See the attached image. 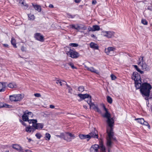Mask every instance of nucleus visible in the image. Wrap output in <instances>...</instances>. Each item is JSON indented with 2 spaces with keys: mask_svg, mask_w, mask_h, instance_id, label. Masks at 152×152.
Wrapping results in <instances>:
<instances>
[{
  "mask_svg": "<svg viewBox=\"0 0 152 152\" xmlns=\"http://www.w3.org/2000/svg\"><path fill=\"white\" fill-rule=\"evenodd\" d=\"M9 105L6 104H4L3 103H0V108H2L3 107L8 108L9 107Z\"/></svg>",
  "mask_w": 152,
  "mask_h": 152,
  "instance_id": "nucleus-33",
  "label": "nucleus"
},
{
  "mask_svg": "<svg viewBox=\"0 0 152 152\" xmlns=\"http://www.w3.org/2000/svg\"><path fill=\"white\" fill-rule=\"evenodd\" d=\"M88 134L89 136V139L91 137L94 138H98V136L97 134V131L95 128H94Z\"/></svg>",
  "mask_w": 152,
  "mask_h": 152,
  "instance_id": "nucleus-7",
  "label": "nucleus"
},
{
  "mask_svg": "<svg viewBox=\"0 0 152 152\" xmlns=\"http://www.w3.org/2000/svg\"><path fill=\"white\" fill-rule=\"evenodd\" d=\"M90 47L95 50H98L99 46L97 44L93 42H91L90 44Z\"/></svg>",
  "mask_w": 152,
  "mask_h": 152,
  "instance_id": "nucleus-21",
  "label": "nucleus"
},
{
  "mask_svg": "<svg viewBox=\"0 0 152 152\" xmlns=\"http://www.w3.org/2000/svg\"><path fill=\"white\" fill-rule=\"evenodd\" d=\"M141 23L144 25H147L148 24V22L145 19H142Z\"/></svg>",
  "mask_w": 152,
  "mask_h": 152,
  "instance_id": "nucleus-41",
  "label": "nucleus"
},
{
  "mask_svg": "<svg viewBox=\"0 0 152 152\" xmlns=\"http://www.w3.org/2000/svg\"><path fill=\"white\" fill-rule=\"evenodd\" d=\"M149 96H146V97L145 98V99L146 100H148V97Z\"/></svg>",
  "mask_w": 152,
  "mask_h": 152,
  "instance_id": "nucleus-62",
  "label": "nucleus"
},
{
  "mask_svg": "<svg viewBox=\"0 0 152 152\" xmlns=\"http://www.w3.org/2000/svg\"><path fill=\"white\" fill-rule=\"evenodd\" d=\"M102 35L108 38H110L114 36V32L111 31H104L102 32Z\"/></svg>",
  "mask_w": 152,
  "mask_h": 152,
  "instance_id": "nucleus-10",
  "label": "nucleus"
},
{
  "mask_svg": "<svg viewBox=\"0 0 152 152\" xmlns=\"http://www.w3.org/2000/svg\"><path fill=\"white\" fill-rule=\"evenodd\" d=\"M37 120L36 119H31L28 121L30 124H32L33 126L36 129H42L43 127V125L41 123H37Z\"/></svg>",
  "mask_w": 152,
  "mask_h": 152,
  "instance_id": "nucleus-4",
  "label": "nucleus"
},
{
  "mask_svg": "<svg viewBox=\"0 0 152 152\" xmlns=\"http://www.w3.org/2000/svg\"><path fill=\"white\" fill-rule=\"evenodd\" d=\"M135 120H137L138 122L141 124H142L144 122V120L143 118H135Z\"/></svg>",
  "mask_w": 152,
  "mask_h": 152,
  "instance_id": "nucleus-28",
  "label": "nucleus"
},
{
  "mask_svg": "<svg viewBox=\"0 0 152 152\" xmlns=\"http://www.w3.org/2000/svg\"><path fill=\"white\" fill-rule=\"evenodd\" d=\"M141 66L142 69L143 70L147 71L149 70V66L145 62L142 63Z\"/></svg>",
  "mask_w": 152,
  "mask_h": 152,
  "instance_id": "nucleus-22",
  "label": "nucleus"
},
{
  "mask_svg": "<svg viewBox=\"0 0 152 152\" xmlns=\"http://www.w3.org/2000/svg\"><path fill=\"white\" fill-rule=\"evenodd\" d=\"M26 131L28 132H33L34 129L31 126L26 127Z\"/></svg>",
  "mask_w": 152,
  "mask_h": 152,
  "instance_id": "nucleus-23",
  "label": "nucleus"
},
{
  "mask_svg": "<svg viewBox=\"0 0 152 152\" xmlns=\"http://www.w3.org/2000/svg\"><path fill=\"white\" fill-rule=\"evenodd\" d=\"M68 18H73L74 17V16H72L70 14L69 15H68Z\"/></svg>",
  "mask_w": 152,
  "mask_h": 152,
  "instance_id": "nucleus-52",
  "label": "nucleus"
},
{
  "mask_svg": "<svg viewBox=\"0 0 152 152\" xmlns=\"http://www.w3.org/2000/svg\"><path fill=\"white\" fill-rule=\"evenodd\" d=\"M19 3L21 4V6L25 9H27L28 7V5L24 2V0H20Z\"/></svg>",
  "mask_w": 152,
  "mask_h": 152,
  "instance_id": "nucleus-20",
  "label": "nucleus"
},
{
  "mask_svg": "<svg viewBox=\"0 0 152 152\" xmlns=\"http://www.w3.org/2000/svg\"><path fill=\"white\" fill-rule=\"evenodd\" d=\"M66 136H69L71 137L74 138L75 137L74 135L70 133H66Z\"/></svg>",
  "mask_w": 152,
  "mask_h": 152,
  "instance_id": "nucleus-42",
  "label": "nucleus"
},
{
  "mask_svg": "<svg viewBox=\"0 0 152 152\" xmlns=\"http://www.w3.org/2000/svg\"><path fill=\"white\" fill-rule=\"evenodd\" d=\"M56 83L57 84L59 83L61 86H62L63 84H66V82L62 80H56Z\"/></svg>",
  "mask_w": 152,
  "mask_h": 152,
  "instance_id": "nucleus-29",
  "label": "nucleus"
},
{
  "mask_svg": "<svg viewBox=\"0 0 152 152\" xmlns=\"http://www.w3.org/2000/svg\"><path fill=\"white\" fill-rule=\"evenodd\" d=\"M9 97L12 102H18L20 101L23 99V96L20 94H14L10 95Z\"/></svg>",
  "mask_w": 152,
  "mask_h": 152,
  "instance_id": "nucleus-5",
  "label": "nucleus"
},
{
  "mask_svg": "<svg viewBox=\"0 0 152 152\" xmlns=\"http://www.w3.org/2000/svg\"><path fill=\"white\" fill-rule=\"evenodd\" d=\"M28 141L29 142H30V141H31V139H28Z\"/></svg>",
  "mask_w": 152,
  "mask_h": 152,
  "instance_id": "nucleus-63",
  "label": "nucleus"
},
{
  "mask_svg": "<svg viewBox=\"0 0 152 152\" xmlns=\"http://www.w3.org/2000/svg\"><path fill=\"white\" fill-rule=\"evenodd\" d=\"M91 36L92 37H93V38H95V36L93 34H92L91 35Z\"/></svg>",
  "mask_w": 152,
  "mask_h": 152,
  "instance_id": "nucleus-61",
  "label": "nucleus"
},
{
  "mask_svg": "<svg viewBox=\"0 0 152 152\" xmlns=\"http://www.w3.org/2000/svg\"><path fill=\"white\" fill-rule=\"evenodd\" d=\"M111 80H115L116 78V76L112 74L110 75Z\"/></svg>",
  "mask_w": 152,
  "mask_h": 152,
  "instance_id": "nucleus-44",
  "label": "nucleus"
},
{
  "mask_svg": "<svg viewBox=\"0 0 152 152\" xmlns=\"http://www.w3.org/2000/svg\"><path fill=\"white\" fill-rule=\"evenodd\" d=\"M99 146L97 144H95L92 145L90 148L91 152H99L98 148Z\"/></svg>",
  "mask_w": 152,
  "mask_h": 152,
  "instance_id": "nucleus-14",
  "label": "nucleus"
},
{
  "mask_svg": "<svg viewBox=\"0 0 152 152\" xmlns=\"http://www.w3.org/2000/svg\"><path fill=\"white\" fill-rule=\"evenodd\" d=\"M34 95L35 97H40L41 95L39 93H36L34 94Z\"/></svg>",
  "mask_w": 152,
  "mask_h": 152,
  "instance_id": "nucleus-45",
  "label": "nucleus"
},
{
  "mask_svg": "<svg viewBox=\"0 0 152 152\" xmlns=\"http://www.w3.org/2000/svg\"><path fill=\"white\" fill-rule=\"evenodd\" d=\"M66 85L67 87V88L68 89V92L69 93H71L72 91V89L69 86L67 83L66 84Z\"/></svg>",
  "mask_w": 152,
  "mask_h": 152,
  "instance_id": "nucleus-39",
  "label": "nucleus"
},
{
  "mask_svg": "<svg viewBox=\"0 0 152 152\" xmlns=\"http://www.w3.org/2000/svg\"><path fill=\"white\" fill-rule=\"evenodd\" d=\"M91 99L90 98V99L88 100L87 101V102L88 104L89 105L90 107L92 108L95 111H96L99 113H101V111L100 110L99 108L97 105H96L93 103L91 102Z\"/></svg>",
  "mask_w": 152,
  "mask_h": 152,
  "instance_id": "nucleus-6",
  "label": "nucleus"
},
{
  "mask_svg": "<svg viewBox=\"0 0 152 152\" xmlns=\"http://www.w3.org/2000/svg\"><path fill=\"white\" fill-rule=\"evenodd\" d=\"M50 107L51 108L53 109L54 108L55 106L51 104L50 105Z\"/></svg>",
  "mask_w": 152,
  "mask_h": 152,
  "instance_id": "nucleus-55",
  "label": "nucleus"
},
{
  "mask_svg": "<svg viewBox=\"0 0 152 152\" xmlns=\"http://www.w3.org/2000/svg\"><path fill=\"white\" fill-rule=\"evenodd\" d=\"M66 52L67 56L73 58H77L80 56L79 53L75 50H72L69 47L66 48Z\"/></svg>",
  "mask_w": 152,
  "mask_h": 152,
  "instance_id": "nucleus-3",
  "label": "nucleus"
},
{
  "mask_svg": "<svg viewBox=\"0 0 152 152\" xmlns=\"http://www.w3.org/2000/svg\"><path fill=\"white\" fill-rule=\"evenodd\" d=\"M30 114L32 115L31 112H28V111H26L23 114L22 116V119L24 121H27L30 120H28V118L27 115V114Z\"/></svg>",
  "mask_w": 152,
  "mask_h": 152,
  "instance_id": "nucleus-12",
  "label": "nucleus"
},
{
  "mask_svg": "<svg viewBox=\"0 0 152 152\" xmlns=\"http://www.w3.org/2000/svg\"><path fill=\"white\" fill-rule=\"evenodd\" d=\"M35 136L37 137L39 139L41 137V134L39 133H37L35 134Z\"/></svg>",
  "mask_w": 152,
  "mask_h": 152,
  "instance_id": "nucleus-43",
  "label": "nucleus"
},
{
  "mask_svg": "<svg viewBox=\"0 0 152 152\" xmlns=\"http://www.w3.org/2000/svg\"><path fill=\"white\" fill-rule=\"evenodd\" d=\"M148 9L152 11V6H149L148 7Z\"/></svg>",
  "mask_w": 152,
  "mask_h": 152,
  "instance_id": "nucleus-51",
  "label": "nucleus"
},
{
  "mask_svg": "<svg viewBox=\"0 0 152 152\" xmlns=\"http://www.w3.org/2000/svg\"><path fill=\"white\" fill-rule=\"evenodd\" d=\"M78 96L81 99H84L86 98H89V99H90V98L91 99V96L88 94H79Z\"/></svg>",
  "mask_w": 152,
  "mask_h": 152,
  "instance_id": "nucleus-16",
  "label": "nucleus"
},
{
  "mask_svg": "<svg viewBox=\"0 0 152 152\" xmlns=\"http://www.w3.org/2000/svg\"><path fill=\"white\" fill-rule=\"evenodd\" d=\"M12 147L17 151H20V152H23L21 147L19 145L15 144L12 145Z\"/></svg>",
  "mask_w": 152,
  "mask_h": 152,
  "instance_id": "nucleus-19",
  "label": "nucleus"
},
{
  "mask_svg": "<svg viewBox=\"0 0 152 152\" xmlns=\"http://www.w3.org/2000/svg\"><path fill=\"white\" fill-rule=\"evenodd\" d=\"M107 102L110 104H111L112 103L113 100L112 98L110 96H107Z\"/></svg>",
  "mask_w": 152,
  "mask_h": 152,
  "instance_id": "nucleus-36",
  "label": "nucleus"
},
{
  "mask_svg": "<svg viewBox=\"0 0 152 152\" xmlns=\"http://www.w3.org/2000/svg\"><path fill=\"white\" fill-rule=\"evenodd\" d=\"M31 114H32V115H31V114H27V115H28V117H31L33 116V114L32 113H31Z\"/></svg>",
  "mask_w": 152,
  "mask_h": 152,
  "instance_id": "nucleus-58",
  "label": "nucleus"
},
{
  "mask_svg": "<svg viewBox=\"0 0 152 152\" xmlns=\"http://www.w3.org/2000/svg\"><path fill=\"white\" fill-rule=\"evenodd\" d=\"M51 136L48 133L45 134V139L47 140H49L50 139Z\"/></svg>",
  "mask_w": 152,
  "mask_h": 152,
  "instance_id": "nucleus-31",
  "label": "nucleus"
},
{
  "mask_svg": "<svg viewBox=\"0 0 152 152\" xmlns=\"http://www.w3.org/2000/svg\"><path fill=\"white\" fill-rule=\"evenodd\" d=\"M134 67L136 69V70L138 68V66L137 65H133Z\"/></svg>",
  "mask_w": 152,
  "mask_h": 152,
  "instance_id": "nucleus-56",
  "label": "nucleus"
},
{
  "mask_svg": "<svg viewBox=\"0 0 152 152\" xmlns=\"http://www.w3.org/2000/svg\"><path fill=\"white\" fill-rule=\"evenodd\" d=\"M138 72H140L141 74H142L143 73V72L139 68H138L136 70Z\"/></svg>",
  "mask_w": 152,
  "mask_h": 152,
  "instance_id": "nucleus-50",
  "label": "nucleus"
},
{
  "mask_svg": "<svg viewBox=\"0 0 152 152\" xmlns=\"http://www.w3.org/2000/svg\"><path fill=\"white\" fill-rule=\"evenodd\" d=\"M78 90L80 92H83L84 91V87L83 86H80L78 88Z\"/></svg>",
  "mask_w": 152,
  "mask_h": 152,
  "instance_id": "nucleus-37",
  "label": "nucleus"
},
{
  "mask_svg": "<svg viewBox=\"0 0 152 152\" xmlns=\"http://www.w3.org/2000/svg\"><path fill=\"white\" fill-rule=\"evenodd\" d=\"M115 50V48L113 47H109L105 49V53L107 55H109L110 52L114 51Z\"/></svg>",
  "mask_w": 152,
  "mask_h": 152,
  "instance_id": "nucleus-17",
  "label": "nucleus"
},
{
  "mask_svg": "<svg viewBox=\"0 0 152 152\" xmlns=\"http://www.w3.org/2000/svg\"><path fill=\"white\" fill-rule=\"evenodd\" d=\"M96 3V0H93L92 1V4H95Z\"/></svg>",
  "mask_w": 152,
  "mask_h": 152,
  "instance_id": "nucleus-54",
  "label": "nucleus"
},
{
  "mask_svg": "<svg viewBox=\"0 0 152 152\" xmlns=\"http://www.w3.org/2000/svg\"><path fill=\"white\" fill-rule=\"evenodd\" d=\"M83 107H84L85 108H86V109L87 108V107H86V106H85V105H84V106H83Z\"/></svg>",
  "mask_w": 152,
  "mask_h": 152,
  "instance_id": "nucleus-64",
  "label": "nucleus"
},
{
  "mask_svg": "<svg viewBox=\"0 0 152 152\" xmlns=\"http://www.w3.org/2000/svg\"><path fill=\"white\" fill-rule=\"evenodd\" d=\"M84 66L86 69L88 71L91 72L93 73H96L98 75L99 74V71L95 69L93 67H89L85 65H84Z\"/></svg>",
  "mask_w": 152,
  "mask_h": 152,
  "instance_id": "nucleus-11",
  "label": "nucleus"
},
{
  "mask_svg": "<svg viewBox=\"0 0 152 152\" xmlns=\"http://www.w3.org/2000/svg\"><path fill=\"white\" fill-rule=\"evenodd\" d=\"M70 26L72 28L77 30L78 31H79L80 29H83L85 30L86 29V28L84 26H81L78 24L76 25L72 24L70 25Z\"/></svg>",
  "mask_w": 152,
  "mask_h": 152,
  "instance_id": "nucleus-8",
  "label": "nucleus"
},
{
  "mask_svg": "<svg viewBox=\"0 0 152 152\" xmlns=\"http://www.w3.org/2000/svg\"><path fill=\"white\" fill-rule=\"evenodd\" d=\"M68 64L69 65L72 69H77L76 67L74 66L73 63L70 62L68 63Z\"/></svg>",
  "mask_w": 152,
  "mask_h": 152,
  "instance_id": "nucleus-40",
  "label": "nucleus"
},
{
  "mask_svg": "<svg viewBox=\"0 0 152 152\" xmlns=\"http://www.w3.org/2000/svg\"><path fill=\"white\" fill-rule=\"evenodd\" d=\"M34 37L36 39L41 42L44 41V37L39 33H36L34 34Z\"/></svg>",
  "mask_w": 152,
  "mask_h": 152,
  "instance_id": "nucleus-13",
  "label": "nucleus"
},
{
  "mask_svg": "<svg viewBox=\"0 0 152 152\" xmlns=\"http://www.w3.org/2000/svg\"><path fill=\"white\" fill-rule=\"evenodd\" d=\"M143 57L142 56L140 57V58H139V61L138 62L137 64L138 65H140L141 63H143Z\"/></svg>",
  "mask_w": 152,
  "mask_h": 152,
  "instance_id": "nucleus-35",
  "label": "nucleus"
},
{
  "mask_svg": "<svg viewBox=\"0 0 152 152\" xmlns=\"http://www.w3.org/2000/svg\"><path fill=\"white\" fill-rule=\"evenodd\" d=\"M20 122L24 126H26V124L22 120L20 119L19 120Z\"/></svg>",
  "mask_w": 152,
  "mask_h": 152,
  "instance_id": "nucleus-46",
  "label": "nucleus"
},
{
  "mask_svg": "<svg viewBox=\"0 0 152 152\" xmlns=\"http://www.w3.org/2000/svg\"><path fill=\"white\" fill-rule=\"evenodd\" d=\"M103 108L104 109V110L106 112H107V109L105 107V106L104 105H103Z\"/></svg>",
  "mask_w": 152,
  "mask_h": 152,
  "instance_id": "nucleus-57",
  "label": "nucleus"
},
{
  "mask_svg": "<svg viewBox=\"0 0 152 152\" xmlns=\"http://www.w3.org/2000/svg\"><path fill=\"white\" fill-rule=\"evenodd\" d=\"M33 6L35 10L39 12H40L41 10V7L40 6L37 5L33 4Z\"/></svg>",
  "mask_w": 152,
  "mask_h": 152,
  "instance_id": "nucleus-25",
  "label": "nucleus"
},
{
  "mask_svg": "<svg viewBox=\"0 0 152 152\" xmlns=\"http://www.w3.org/2000/svg\"><path fill=\"white\" fill-rule=\"evenodd\" d=\"M8 86L9 87L11 88H15L17 87V85L14 83H9L8 84Z\"/></svg>",
  "mask_w": 152,
  "mask_h": 152,
  "instance_id": "nucleus-27",
  "label": "nucleus"
},
{
  "mask_svg": "<svg viewBox=\"0 0 152 152\" xmlns=\"http://www.w3.org/2000/svg\"><path fill=\"white\" fill-rule=\"evenodd\" d=\"M99 148L100 149L102 152H105V147L102 143L100 144Z\"/></svg>",
  "mask_w": 152,
  "mask_h": 152,
  "instance_id": "nucleus-24",
  "label": "nucleus"
},
{
  "mask_svg": "<svg viewBox=\"0 0 152 152\" xmlns=\"http://www.w3.org/2000/svg\"><path fill=\"white\" fill-rule=\"evenodd\" d=\"M141 80L135 81V86L136 89H140L142 86Z\"/></svg>",
  "mask_w": 152,
  "mask_h": 152,
  "instance_id": "nucleus-18",
  "label": "nucleus"
},
{
  "mask_svg": "<svg viewBox=\"0 0 152 152\" xmlns=\"http://www.w3.org/2000/svg\"><path fill=\"white\" fill-rule=\"evenodd\" d=\"M80 138L81 139H89V136L88 134L84 135V134H80L79 135Z\"/></svg>",
  "mask_w": 152,
  "mask_h": 152,
  "instance_id": "nucleus-26",
  "label": "nucleus"
},
{
  "mask_svg": "<svg viewBox=\"0 0 152 152\" xmlns=\"http://www.w3.org/2000/svg\"><path fill=\"white\" fill-rule=\"evenodd\" d=\"M11 43L12 44L13 46V47L14 48H17V46L15 43V40L14 38H12L11 39Z\"/></svg>",
  "mask_w": 152,
  "mask_h": 152,
  "instance_id": "nucleus-32",
  "label": "nucleus"
},
{
  "mask_svg": "<svg viewBox=\"0 0 152 152\" xmlns=\"http://www.w3.org/2000/svg\"><path fill=\"white\" fill-rule=\"evenodd\" d=\"M69 46L74 47H77L78 46V45L75 43H71L69 44Z\"/></svg>",
  "mask_w": 152,
  "mask_h": 152,
  "instance_id": "nucleus-38",
  "label": "nucleus"
},
{
  "mask_svg": "<svg viewBox=\"0 0 152 152\" xmlns=\"http://www.w3.org/2000/svg\"><path fill=\"white\" fill-rule=\"evenodd\" d=\"M142 124H143L144 125H146V126L148 125L149 127H150V126L149 125L148 123L146 121H144V123H143Z\"/></svg>",
  "mask_w": 152,
  "mask_h": 152,
  "instance_id": "nucleus-48",
  "label": "nucleus"
},
{
  "mask_svg": "<svg viewBox=\"0 0 152 152\" xmlns=\"http://www.w3.org/2000/svg\"><path fill=\"white\" fill-rule=\"evenodd\" d=\"M6 86V83L0 82V92H3L5 91Z\"/></svg>",
  "mask_w": 152,
  "mask_h": 152,
  "instance_id": "nucleus-15",
  "label": "nucleus"
},
{
  "mask_svg": "<svg viewBox=\"0 0 152 152\" xmlns=\"http://www.w3.org/2000/svg\"><path fill=\"white\" fill-rule=\"evenodd\" d=\"M3 46L5 47H8V45L7 44H3Z\"/></svg>",
  "mask_w": 152,
  "mask_h": 152,
  "instance_id": "nucleus-59",
  "label": "nucleus"
},
{
  "mask_svg": "<svg viewBox=\"0 0 152 152\" xmlns=\"http://www.w3.org/2000/svg\"><path fill=\"white\" fill-rule=\"evenodd\" d=\"M49 7L51 8L53 7V6L52 4H50L49 5Z\"/></svg>",
  "mask_w": 152,
  "mask_h": 152,
  "instance_id": "nucleus-60",
  "label": "nucleus"
},
{
  "mask_svg": "<svg viewBox=\"0 0 152 152\" xmlns=\"http://www.w3.org/2000/svg\"><path fill=\"white\" fill-rule=\"evenodd\" d=\"M151 89L152 86L149 83L145 82L142 83L140 91L143 96H149Z\"/></svg>",
  "mask_w": 152,
  "mask_h": 152,
  "instance_id": "nucleus-2",
  "label": "nucleus"
},
{
  "mask_svg": "<svg viewBox=\"0 0 152 152\" xmlns=\"http://www.w3.org/2000/svg\"><path fill=\"white\" fill-rule=\"evenodd\" d=\"M82 0H74L75 2L77 3H79Z\"/></svg>",
  "mask_w": 152,
  "mask_h": 152,
  "instance_id": "nucleus-53",
  "label": "nucleus"
},
{
  "mask_svg": "<svg viewBox=\"0 0 152 152\" xmlns=\"http://www.w3.org/2000/svg\"><path fill=\"white\" fill-rule=\"evenodd\" d=\"M132 78L134 80V81L141 80L140 75L137 72H134L133 73Z\"/></svg>",
  "mask_w": 152,
  "mask_h": 152,
  "instance_id": "nucleus-9",
  "label": "nucleus"
},
{
  "mask_svg": "<svg viewBox=\"0 0 152 152\" xmlns=\"http://www.w3.org/2000/svg\"><path fill=\"white\" fill-rule=\"evenodd\" d=\"M21 50L23 51H26V49L23 46H22L21 47Z\"/></svg>",
  "mask_w": 152,
  "mask_h": 152,
  "instance_id": "nucleus-47",
  "label": "nucleus"
},
{
  "mask_svg": "<svg viewBox=\"0 0 152 152\" xmlns=\"http://www.w3.org/2000/svg\"><path fill=\"white\" fill-rule=\"evenodd\" d=\"M103 117L107 119V122L108 126L107 127V132L108 134V136L107 137V144L109 151V149L112 146V141L115 139L114 137V133L113 130V127L114 123V121L113 118H110V115L108 111L105 112L103 115Z\"/></svg>",
  "mask_w": 152,
  "mask_h": 152,
  "instance_id": "nucleus-1",
  "label": "nucleus"
},
{
  "mask_svg": "<svg viewBox=\"0 0 152 152\" xmlns=\"http://www.w3.org/2000/svg\"><path fill=\"white\" fill-rule=\"evenodd\" d=\"M93 29L94 31H99L100 30V28L99 26L97 25H94L93 26Z\"/></svg>",
  "mask_w": 152,
  "mask_h": 152,
  "instance_id": "nucleus-30",
  "label": "nucleus"
},
{
  "mask_svg": "<svg viewBox=\"0 0 152 152\" xmlns=\"http://www.w3.org/2000/svg\"><path fill=\"white\" fill-rule=\"evenodd\" d=\"M28 15L30 20H33L34 19V16L33 15L29 14Z\"/></svg>",
  "mask_w": 152,
  "mask_h": 152,
  "instance_id": "nucleus-34",
  "label": "nucleus"
},
{
  "mask_svg": "<svg viewBox=\"0 0 152 152\" xmlns=\"http://www.w3.org/2000/svg\"><path fill=\"white\" fill-rule=\"evenodd\" d=\"M93 28V27H90L89 28H88V30H89V31H94V30Z\"/></svg>",
  "mask_w": 152,
  "mask_h": 152,
  "instance_id": "nucleus-49",
  "label": "nucleus"
}]
</instances>
